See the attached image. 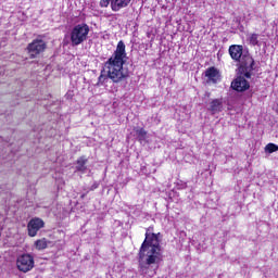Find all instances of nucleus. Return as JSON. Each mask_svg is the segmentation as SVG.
<instances>
[{"label":"nucleus","mask_w":278,"mask_h":278,"mask_svg":"<svg viewBox=\"0 0 278 278\" xmlns=\"http://www.w3.org/2000/svg\"><path fill=\"white\" fill-rule=\"evenodd\" d=\"M162 233H146V239L139 250V273L155 277L160 264L164 261L162 255V245H160Z\"/></svg>","instance_id":"nucleus-1"},{"label":"nucleus","mask_w":278,"mask_h":278,"mask_svg":"<svg viewBox=\"0 0 278 278\" xmlns=\"http://www.w3.org/2000/svg\"><path fill=\"white\" fill-rule=\"evenodd\" d=\"M126 61L127 52L125 51V42L121 40L112 56L104 63V68L108 70V75L101 74L98 78L97 86H103L108 79H111L113 84L127 81V79H129V70L124 67Z\"/></svg>","instance_id":"nucleus-2"},{"label":"nucleus","mask_w":278,"mask_h":278,"mask_svg":"<svg viewBox=\"0 0 278 278\" xmlns=\"http://www.w3.org/2000/svg\"><path fill=\"white\" fill-rule=\"evenodd\" d=\"M90 34V26L86 23L75 25L71 33L70 38L72 42V47H79L83 42L88 40V35Z\"/></svg>","instance_id":"nucleus-3"},{"label":"nucleus","mask_w":278,"mask_h":278,"mask_svg":"<svg viewBox=\"0 0 278 278\" xmlns=\"http://www.w3.org/2000/svg\"><path fill=\"white\" fill-rule=\"evenodd\" d=\"M239 73L245 79H251L253 71H255V60L251 56V53L244 52L243 59L240 61Z\"/></svg>","instance_id":"nucleus-4"},{"label":"nucleus","mask_w":278,"mask_h":278,"mask_svg":"<svg viewBox=\"0 0 278 278\" xmlns=\"http://www.w3.org/2000/svg\"><path fill=\"white\" fill-rule=\"evenodd\" d=\"M47 49V42L42 39H35L27 46L28 55L31 60L38 58Z\"/></svg>","instance_id":"nucleus-5"},{"label":"nucleus","mask_w":278,"mask_h":278,"mask_svg":"<svg viewBox=\"0 0 278 278\" xmlns=\"http://www.w3.org/2000/svg\"><path fill=\"white\" fill-rule=\"evenodd\" d=\"M17 270L21 273H29L34 268V256L30 254H22L16 260Z\"/></svg>","instance_id":"nucleus-6"},{"label":"nucleus","mask_w":278,"mask_h":278,"mask_svg":"<svg viewBox=\"0 0 278 278\" xmlns=\"http://www.w3.org/2000/svg\"><path fill=\"white\" fill-rule=\"evenodd\" d=\"M249 52L248 50H244V47L240 45H232L228 49V53L235 62H240L244 58V53Z\"/></svg>","instance_id":"nucleus-7"},{"label":"nucleus","mask_w":278,"mask_h":278,"mask_svg":"<svg viewBox=\"0 0 278 278\" xmlns=\"http://www.w3.org/2000/svg\"><path fill=\"white\" fill-rule=\"evenodd\" d=\"M231 88L237 92H244L251 88V85L248 83L244 76H238L235 80H232Z\"/></svg>","instance_id":"nucleus-8"},{"label":"nucleus","mask_w":278,"mask_h":278,"mask_svg":"<svg viewBox=\"0 0 278 278\" xmlns=\"http://www.w3.org/2000/svg\"><path fill=\"white\" fill-rule=\"evenodd\" d=\"M28 236L34 238L40 229L45 227V222L40 218H34L28 223Z\"/></svg>","instance_id":"nucleus-9"},{"label":"nucleus","mask_w":278,"mask_h":278,"mask_svg":"<svg viewBox=\"0 0 278 278\" xmlns=\"http://www.w3.org/2000/svg\"><path fill=\"white\" fill-rule=\"evenodd\" d=\"M131 0H111V10L113 12H121L123 8H127Z\"/></svg>","instance_id":"nucleus-10"},{"label":"nucleus","mask_w":278,"mask_h":278,"mask_svg":"<svg viewBox=\"0 0 278 278\" xmlns=\"http://www.w3.org/2000/svg\"><path fill=\"white\" fill-rule=\"evenodd\" d=\"M205 77H207L208 81H212V84H217L220 76L216 67H210L205 71Z\"/></svg>","instance_id":"nucleus-11"},{"label":"nucleus","mask_w":278,"mask_h":278,"mask_svg":"<svg viewBox=\"0 0 278 278\" xmlns=\"http://www.w3.org/2000/svg\"><path fill=\"white\" fill-rule=\"evenodd\" d=\"M86 164H88V159H86V156H80L79 159H77L76 161V172L77 173H86V170H88V166H86Z\"/></svg>","instance_id":"nucleus-12"},{"label":"nucleus","mask_w":278,"mask_h":278,"mask_svg":"<svg viewBox=\"0 0 278 278\" xmlns=\"http://www.w3.org/2000/svg\"><path fill=\"white\" fill-rule=\"evenodd\" d=\"M208 110L212 114H218V112L223 111V101H220L219 99L213 100L210 104Z\"/></svg>","instance_id":"nucleus-13"},{"label":"nucleus","mask_w":278,"mask_h":278,"mask_svg":"<svg viewBox=\"0 0 278 278\" xmlns=\"http://www.w3.org/2000/svg\"><path fill=\"white\" fill-rule=\"evenodd\" d=\"M49 244H51V241H48L45 238L39 239L35 242V247H36L37 251H45V249H47V247H49Z\"/></svg>","instance_id":"nucleus-14"},{"label":"nucleus","mask_w":278,"mask_h":278,"mask_svg":"<svg viewBox=\"0 0 278 278\" xmlns=\"http://www.w3.org/2000/svg\"><path fill=\"white\" fill-rule=\"evenodd\" d=\"M136 136L139 142H147V130L144 128H137Z\"/></svg>","instance_id":"nucleus-15"},{"label":"nucleus","mask_w":278,"mask_h":278,"mask_svg":"<svg viewBox=\"0 0 278 278\" xmlns=\"http://www.w3.org/2000/svg\"><path fill=\"white\" fill-rule=\"evenodd\" d=\"M258 38H260V35H257V34L250 35V37H249L250 45H252V47H260Z\"/></svg>","instance_id":"nucleus-16"},{"label":"nucleus","mask_w":278,"mask_h":278,"mask_svg":"<svg viewBox=\"0 0 278 278\" xmlns=\"http://www.w3.org/2000/svg\"><path fill=\"white\" fill-rule=\"evenodd\" d=\"M278 151V146L275 144V143H268L266 147H265V153H275Z\"/></svg>","instance_id":"nucleus-17"},{"label":"nucleus","mask_w":278,"mask_h":278,"mask_svg":"<svg viewBox=\"0 0 278 278\" xmlns=\"http://www.w3.org/2000/svg\"><path fill=\"white\" fill-rule=\"evenodd\" d=\"M112 3V0H100V7L101 8H108Z\"/></svg>","instance_id":"nucleus-18"},{"label":"nucleus","mask_w":278,"mask_h":278,"mask_svg":"<svg viewBox=\"0 0 278 278\" xmlns=\"http://www.w3.org/2000/svg\"><path fill=\"white\" fill-rule=\"evenodd\" d=\"M99 188V182H93V185L90 187V190H97Z\"/></svg>","instance_id":"nucleus-19"},{"label":"nucleus","mask_w":278,"mask_h":278,"mask_svg":"<svg viewBox=\"0 0 278 278\" xmlns=\"http://www.w3.org/2000/svg\"><path fill=\"white\" fill-rule=\"evenodd\" d=\"M146 233H150V236H151V233H153V227H149V228L147 229Z\"/></svg>","instance_id":"nucleus-20"}]
</instances>
